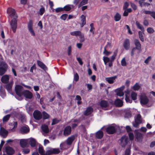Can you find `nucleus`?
I'll list each match as a JSON object with an SVG mask.
<instances>
[{
	"mask_svg": "<svg viewBox=\"0 0 155 155\" xmlns=\"http://www.w3.org/2000/svg\"><path fill=\"white\" fill-rule=\"evenodd\" d=\"M22 87L20 85H16L15 88V91L17 95L18 96V98H17L19 100L22 99V96L23 95V91H22Z\"/></svg>",
	"mask_w": 155,
	"mask_h": 155,
	"instance_id": "1",
	"label": "nucleus"
},
{
	"mask_svg": "<svg viewBox=\"0 0 155 155\" xmlns=\"http://www.w3.org/2000/svg\"><path fill=\"white\" fill-rule=\"evenodd\" d=\"M7 12L8 15L13 19H16L17 16L14 9L11 8H9L7 10Z\"/></svg>",
	"mask_w": 155,
	"mask_h": 155,
	"instance_id": "2",
	"label": "nucleus"
},
{
	"mask_svg": "<svg viewBox=\"0 0 155 155\" xmlns=\"http://www.w3.org/2000/svg\"><path fill=\"white\" fill-rule=\"evenodd\" d=\"M60 152L58 148H51L47 150L45 154L46 155H49L52 154H58Z\"/></svg>",
	"mask_w": 155,
	"mask_h": 155,
	"instance_id": "3",
	"label": "nucleus"
},
{
	"mask_svg": "<svg viewBox=\"0 0 155 155\" xmlns=\"http://www.w3.org/2000/svg\"><path fill=\"white\" fill-rule=\"evenodd\" d=\"M1 67H0V75L3 74L6 71L7 67V65L5 62L1 63Z\"/></svg>",
	"mask_w": 155,
	"mask_h": 155,
	"instance_id": "4",
	"label": "nucleus"
},
{
	"mask_svg": "<svg viewBox=\"0 0 155 155\" xmlns=\"http://www.w3.org/2000/svg\"><path fill=\"white\" fill-rule=\"evenodd\" d=\"M10 24L13 32L15 33L17 27V21L16 19H12L11 21Z\"/></svg>",
	"mask_w": 155,
	"mask_h": 155,
	"instance_id": "5",
	"label": "nucleus"
},
{
	"mask_svg": "<svg viewBox=\"0 0 155 155\" xmlns=\"http://www.w3.org/2000/svg\"><path fill=\"white\" fill-rule=\"evenodd\" d=\"M128 139L127 137L124 136L120 139V145L122 147H124L127 145L128 142Z\"/></svg>",
	"mask_w": 155,
	"mask_h": 155,
	"instance_id": "6",
	"label": "nucleus"
},
{
	"mask_svg": "<svg viewBox=\"0 0 155 155\" xmlns=\"http://www.w3.org/2000/svg\"><path fill=\"white\" fill-rule=\"evenodd\" d=\"M149 101V99L145 94H142L140 97V102L142 104H145Z\"/></svg>",
	"mask_w": 155,
	"mask_h": 155,
	"instance_id": "7",
	"label": "nucleus"
},
{
	"mask_svg": "<svg viewBox=\"0 0 155 155\" xmlns=\"http://www.w3.org/2000/svg\"><path fill=\"white\" fill-rule=\"evenodd\" d=\"M33 115L34 118L36 120H39L42 118V114L38 110H35L33 113Z\"/></svg>",
	"mask_w": 155,
	"mask_h": 155,
	"instance_id": "8",
	"label": "nucleus"
},
{
	"mask_svg": "<svg viewBox=\"0 0 155 155\" xmlns=\"http://www.w3.org/2000/svg\"><path fill=\"white\" fill-rule=\"evenodd\" d=\"M117 129L116 126H110L107 128L106 130L109 134H112L115 132Z\"/></svg>",
	"mask_w": 155,
	"mask_h": 155,
	"instance_id": "9",
	"label": "nucleus"
},
{
	"mask_svg": "<svg viewBox=\"0 0 155 155\" xmlns=\"http://www.w3.org/2000/svg\"><path fill=\"white\" fill-rule=\"evenodd\" d=\"M23 95L25 97L29 99H31L33 97L32 93L28 90H25L23 91Z\"/></svg>",
	"mask_w": 155,
	"mask_h": 155,
	"instance_id": "10",
	"label": "nucleus"
},
{
	"mask_svg": "<svg viewBox=\"0 0 155 155\" xmlns=\"http://www.w3.org/2000/svg\"><path fill=\"white\" fill-rule=\"evenodd\" d=\"M75 137L76 136L74 135H71L68 137L66 140V142L67 145H71Z\"/></svg>",
	"mask_w": 155,
	"mask_h": 155,
	"instance_id": "11",
	"label": "nucleus"
},
{
	"mask_svg": "<svg viewBox=\"0 0 155 155\" xmlns=\"http://www.w3.org/2000/svg\"><path fill=\"white\" fill-rule=\"evenodd\" d=\"M124 88L125 86H123L120 87V88L116 89V91L117 95L120 97L123 96L124 95V93L123 91Z\"/></svg>",
	"mask_w": 155,
	"mask_h": 155,
	"instance_id": "12",
	"label": "nucleus"
},
{
	"mask_svg": "<svg viewBox=\"0 0 155 155\" xmlns=\"http://www.w3.org/2000/svg\"><path fill=\"white\" fill-rule=\"evenodd\" d=\"M28 28L31 34L32 35L35 36V34L32 29V22L31 21H30L28 24Z\"/></svg>",
	"mask_w": 155,
	"mask_h": 155,
	"instance_id": "13",
	"label": "nucleus"
},
{
	"mask_svg": "<svg viewBox=\"0 0 155 155\" xmlns=\"http://www.w3.org/2000/svg\"><path fill=\"white\" fill-rule=\"evenodd\" d=\"M9 75L7 74L3 76L1 78V81L4 84H7L9 82Z\"/></svg>",
	"mask_w": 155,
	"mask_h": 155,
	"instance_id": "14",
	"label": "nucleus"
},
{
	"mask_svg": "<svg viewBox=\"0 0 155 155\" xmlns=\"http://www.w3.org/2000/svg\"><path fill=\"white\" fill-rule=\"evenodd\" d=\"M71 127L70 126H68L64 128L63 134L65 136H68L71 134Z\"/></svg>",
	"mask_w": 155,
	"mask_h": 155,
	"instance_id": "15",
	"label": "nucleus"
},
{
	"mask_svg": "<svg viewBox=\"0 0 155 155\" xmlns=\"http://www.w3.org/2000/svg\"><path fill=\"white\" fill-rule=\"evenodd\" d=\"M117 78L116 76L106 78H105V80L110 84L113 83L114 82L116 79Z\"/></svg>",
	"mask_w": 155,
	"mask_h": 155,
	"instance_id": "16",
	"label": "nucleus"
},
{
	"mask_svg": "<svg viewBox=\"0 0 155 155\" xmlns=\"http://www.w3.org/2000/svg\"><path fill=\"white\" fill-rule=\"evenodd\" d=\"M123 46L126 50H128L130 48V42L129 40L126 39L123 43Z\"/></svg>",
	"mask_w": 155,
	"mask_h": 155,
	"instance_id": "17",
	"label": "nucleus"
},
{
	"mask_svg": "<svg viewBox=\"0 0 155 155\" xmlns=\"http://www.w3.org/2000/svg\"><path fill=\"white\" fill-rule=\"evenodd\" d=\"M28 142L31 147H35L36 144L37 142L35 139L33 138H30L28 139Z\"/></svg>",
	"mask_w": 155,
	"mask_h": 155,
	"instance_id": "18",
	"label": "nucleus"
},
{
	"mask_svg": "<svg viewBox=\"0 0 155 155\" xmlns=\"http://www.w3.org/2000/svg\"><path fill=\"white\" fill-rule=\"evenodd\" d=\"M13 84V81L6 84L5 86V88L10 93H12V89Z\"/></svg>",
	"mask_w": 155,
	"mask_h": 155,
	"instance_id": "19",
	"label": "nucleus"
},
{
	"mask_svg": "<svg viewBox=\"0 0 155 155\" xmlns=\"http://www.w3.org/2000/svg\"><path fill=\"white\" fill-rule=\"evenodd\" d=\"M114 104L116 107H121L123 105V102L122 100L117 99L115 100Z\"/></svg>",
	"mask_w": 155,
	"mask_h": 155,
	"instance_id": "20",
	"label": "nucleus"
},
{
	"mask_svg": "<svg viewBox=\"0 0 155 155\" xmlns=\"http://www.w3.org/2000/svg\"><path fill=\"white\" fill-rule=\"evenodd\" d=\"M8 134L7 131L5 130L3 128L1 127L0 129V135L3 137H6Z\"/></svg>",
	"mask_w": 155,
	"mask_h": 155,
	"instance_id": "21",
	"label": "nucleus"
},
{
	"mask_svg": "<svg viewBox=\"0 0 155 155\" xmlns=\"http://www.w3.org/2000/svg\"><path fill=\"white\" fill-rule=\"evenodd\" d=\"M93 111V109L91 107H87L84 113V114L85 116H88L91 114Z\"/></svg>",
	"mask_w": 155,
	"mask_h": 155,
	"instance_id": "22",
	"label": "nucleus"
},
{
	"mask_svg": "<svg viewBox=\"0 0 155 155\" xmlns=\"http://www.w3.org/2000/svg\"><path fill=\"white\" fill-rule=\"evenodd\" d=\"M28 139H22L20 141V144L21 146L22 147H26L28 145Z\"/></svg>",
	"mask_w": 155,
	"mask_h": 155,
	"instance_id": "23",
	"label": "nucleus"
},
{
	"mask_svg": "<svg viewBox=\"0 0 155 155\" xmlns=\"http://www.w3.org/2000/svg\"><path fill=\"white\" fill-rule=\"evenodd\" d=\"M100 106L102 107H107L109 105L108 102L105 100H102L100 103Z\"/></svg>",
	"mask_w": 155,
	"mask_h": 155,
	"instance_id": "24",
	"label": "nucleus"
},
{
	"mask_svg": "<svg viewBox=\"0 0 155 155\" xmlns=\"http://www.w3.org/2000/svg\"><path fill=\"white\" fill-rule=\"evenodd\" d=\"M5 151L8 154H12L14 152V150L10 147H7L5 148Z\"/></svg>",
	"mask_w": 155,
	"mask_h": 155,
	"instance_id": "25",
	"label": "nucleus"
},
{
	"mask_svg": "<svg viewBox=\"0 0 155 155\" xmlns=\"http://www.w3.org/2000/svg\"><path fill=\"white\" fill-rule=\"evenodd\" d=\"M103 133L102 131L99 130L96 133V137L97 139H101L103 137Z\"/></svg>",
	"mask_w": 155,
	"mask_h": 155,
	"instance_id": "26",
	"label": "nucleus"
},
{
	"mask_svg": "<svg viewBox=\"0 0 155 155\" xmlns=\"http://www.w3.org/2000/svg\"><path fill=\"white\" fill-rule=\"evenodd\" d=\"M29 131V128L28 127H23L20 129L21 132L23 134L27 133Z\"/></svg>",
	"mask_w": 155,
	"mask_h": 155,
	"instance_id": "27",
	"label": "nucleus"
},
{
	"mask_svg": "<svg viewBox=\"0 0 155 155\" xmlns=\"http://www.w3.org/2000/svg\"><path fill=\"white\" fill-rule=\"evenodd\" d=\"M38 151L41 155H46L45 151L44 150L43 147L41 146H39L38 148Z\"/></svg>",
	"mask_w": 155,
	"mask_h": 155,
	"instance_id": "28",
	"label": "nucleus"
},
{
	"mask_svg": "<svg viewBox=\"0 0 155 155\" xmlns=\"http://www.w3.org/2000/svg\"><path fill=\"white\" fill-rule=\"evenodd\" d=\"M41 128L42 131L44 133H47L49 132V129L47 125L43 124L42 125Z\"/></svg>",
	"mask_w": 155,
	"mask_h": 155,
	"instance_id": "29",
	"label": "nucleus"
},
{
	"mask_svg": "<svg viewBox=\"0 0 155 155\" xmlns=\"http://www.w3.org/2000/svg\"><path fill=\"white\" fill-rule=\"evenodd\" d=\"M145 1V0H140L139 1V3L141 7L146 6H148L150 5V4L148 3L144 2Z\"/></svg>",
	"mask_w": 155,
	"mask_h": 155,
	"instance_id": "30",
	"label": "nucleus"
},
{
	"mask_svg": "<svg viewBox=\"0 0 155 155\" xmlns=\"http://www.w3.org/2000/svg\"><path fill=\"white\" fill-rule=\"evenodd\" d=\"M135 137L138 141H140L142 138V135L140 133L136 132L135 134Z\"/></svg>",
	"mask_w": 155,
	"mask_h": 155,
	"instance_id": "31",
	"label": "nucleus"
},
{
	"mask_svg": "<svg viewBox=\"0 0 155 155\" xmlns=\"http://www.w3.org/2000/svg\"><path fill=\"white\" fill-rule=\"evenodd\" d=\"M134 43L136 46L135 48H136L137 50H140L141 49V45L138 40L137 39L135 40Z\"/></svg>",
	"mask_w": 155,
	"mask_h": 155,
	"instance_id": "32",
	"label": "nucleus"
},
{
	"mask_svg": "<svg viewBox=\"0 0 155 155\" xmlns=\"http://www.w3.org/2000/svg\"><path fill=\"white\" fill-rule=\"evenodd\" d=\"M37 63L38 66L41 68L45 70H47V67L42 62L39 61H38Z\"/></svg>",
	"mask_w": 155,
	"mask_h": 155,
	"instance_id": "33",
	"label": "nucleus"
},
{
	"mask_svg": "<svg viewBox=\"0 0 155 155\" xmlns=\"http://www.w3.org/2000/svg\"><path fill=\"white\" fill-rule=\"evenodd\" d=\"M81 21L82 22L81 26V27H82L86 24L85 16L84 15H81Z\"/></svg>",
	"mask_w": 155,
	"mask_h": 155,
	"instance_id": "34",
	"label": "nucleus"
},
{
	"mask_svg": "<svg viewBox=\"0 0 155 155\" xmlns=\"http://www.w3.org/2000/svg\"><path fill=\"white\" fill-rule=\"evenodd\" d=\"M124 10V11L123 14L124 16H127L128 15V13L131 12L132 11V10L131 8H129Z\"/></svg>",
	"mask_w": 155,
	"mask_h": 155,
	"instance_id": "35",
	"label": "nucleus"
},
{
	"mask_svg": "<svg viewBox=\"0 0 155 155\" xmlns=\"http://www.w3.org/2000/svg\"><path fill=\"white\" fill-rule=\"evenodd\" d=\"M71 35L75 36H81V32L80 31H76L71 32L70 33Z\"/></svg>",
	"mask_w": 155,
	"mask_h": 155,
	"instance_id": "36",
	"label": "nucleus"
},
{
	"mask_svg": "<svg viewBox=\"0 0 155 155\" xmlns=\"http://www.w3.org/2000/svg\"><path fill=\"white\" fill-rule=\"evenodd\" d=\"M67 144L66 143L63 142L61 143L60 145V147L61 149H66L68 148L67 146Z\"/></svg>",
	"mask_w": 155,
	"mask_h": 155,
	"instance_id": "37",
	"label": "nucleus"
},
{
	"mask_svg": "<svg viewBox=\"0 0 155 155\" xmlns=\"http://www.w3.org/2000/svg\"><path fill=\"white\" fill-rule=\"evenodd\" d=\"M121 15L118 12L114 16V19L115 21H119L121 19Z\"/></svg>",
	"mask_w": 155,
	"mask_h": 155,
	"instance_id": "38",
	"label": "nucleus"
},
{
	"mask_svg": "<svg viewBox=\"0 0 155 155\" xmlns=\"http://www.w3.org/2000/svg\"><path fill=\"white\" fill-rule=\"evenodd\" d=\"M136 25L137 27L138 28H139V29L141 30L142 31H144V28L142 26V25H141L140 24V22L139 21H136Z\"/></svg>",
	"mask_w": 155,
	"mask_h": 155,
	"instance_id": "39",
	"label": "nucleus"
},
{
	"mask_svg": "<svg viewBox=\"0 0 155 155\" xmlns=\"http://www.w3.org/2000/svg\"><path fill=\"white\" fill-rule=\"evenodd\" d=\"M88 0H82L78 6V7L80 8L81 6L87 4V3Z\"/></svg>",
	"mask_w": 155,
	"mask_h": 155,
	"instance_id": "40",
	"label": "nucleus"
},
{
	"mask_svg": "<svg viewBox=\"0 0 155 155\" xmlns=\"http://www.w3.org/2000/svg\"><path fill=\"white\" fill-rule=\"evenodd\" d=\"M117 54V51H116L114 53L113 55L110 58V61L113 62L115 59Z\"/></svg>",
	"mask_w": 155,
	"mask_h": 155,
	"instance_id": "41",
	"label": "nucleus"
},
{
	"mask_svg": "<svg viewBox=\"0 0 155 155\" xmlns=\"http://www.w3.org/2000/svg\"><path fill=\"white\" fill-rule=\"evenodd\" d=\"M72 122H74V123L72 124L71 127L72 128H74L76 127L78 124V121L77 119H74L72 121Z\"/></svg>",
	"mask_w": 155,
	"mask_h": 155,
	"instance_id": "42",
	"label": "nucleus"
},
{
	"mask_svg": "<svg viewBox=\"0 0 155 155\" xmlns=\"http://www.w3.org/2000/svg\"><path fill=\"white\" fill-rule=\"evenodd\" d=\"M103 60L105 65H106L107 63L109 62L110 61V59L109 58L106 57H103Z\"/></svg>",
	"mask_w": 155,
	"mask_h": 155,
	"instance_id": "43",
	"label": "nucleus"
},
{
	"mask_svg": "<svg viewBox=\"0 0 155 155\" xmlns=\"http://www.w3.org/2000/svg\"><path fill=\"white\" fill-rule=\"evenodd\" d=\"M121 65L123 66H126L127 65V62L125 58H124L121 61Z\"/></svg>",
	"mask_w": 155,
	"mask_h": 155,
	"instance_id": "44",
	"label": "nucleus"
},
{
	"mask_svg": "<svg viewBox=\"0 0 155 155\" xmlns=\"http://www.w3.org/2000/svg\"><path fill=\"white\" fill-rule=\"evenodd\" d=\"M135 121L141 122V116L140 114L137 115L136 118L135 119Z\"/></svg>",
	"mask_w": 155,
	"mask_h": 155,
	"instance_id": "45",
	"label": "nucleus"
},
{
	"mask_svg": "<svg viewBox=\"0 0 155 155\" xmlns=\"http://www.w3.org/2000/svg\"><path fill=\"white\" fill-rule=\"evenodd\" d=\"M143 35V33L142 32L140 31H139V38H140V40H141V41H144Z\"/></svg>",
	"mask_w": 155,
	"mask_h": 155,
	"instance_id": "46",
	"label": "nucleus"
},
{
	"mask_svg": "<svg viewBox=\"0 0 155 155\" xmlns=\"http://www.w3.org/2000/svg\"><path fill=\"white\" fill-rule=\"evenodd\" d=\"M79 79V76L77 73H75L74 74V80L76 82L78 81Z\"/></svg>",
	"mask_w": 155,
	"mask_h": 155,
	"instance_id": "47",
	"label": "nucleus"
},
{
	"mask_svg": "<svg viewBox=\"0 0 155 155\" xmlns=\"http://www.w3.org/2000/svg\"><path fill=\"white\" fill-rule=\"evenodd\" d=\"M140 86L138 84L136 83L133 87V89L134 90H138L140 88Z\"/></svg>",
	"mask_w": 155,
	"mask_h": 155,
	"instance_id": "48",
	"label": "nucleus"
},
{
	"mask_svg": "<svg viewBox=\"0 0 155 155\" xmlns=\"http://www.w3.org/2000/svg\"><path fill=\"white\" fill-rule=\"evenodd\" d=\"M137 94L134 92H132L131 93V97L132 99L134 100H135L137 99Z\"/></svg>",
	"mask_w": 155,
	"mask_h": 155,
	"instance_id": "49",
	"label": "nucleus"
},
{
	"mask_svg": "<svg viewBox=\"0 0 155 155\" xmlns=\"http://www.w3.org/2000/svg\"><path fill=\"white\" fill-rule=\"evenodd\" d=\"M70 6V5H68L65 6L64 8H63L64 10L67 11H70L71 9Z\"/></svg>",
	"mask_w": 155,
	"mask_h": 155,
	"instance_id": "50",
	"label": "nucleus"
},
{
	"mask_svg": "<svg viewBox=\"0 0 155 155\" xmlns=\"http://www.w3.org/2000/svg\"><path fill=\"white\" fill-rule=\"evenodd\" d=\"M111 53V52L110 51H108L107 50V49H106V48H104V50L103 52V54L107 56H109L110 54Z\"/></svg>",
	"mask_w": 155,
	"mask_h": 155,
	"instance_id": "51",
	"label": "nucleus"
},
{
	"mask_svg": "<svg viewBox=\"0 0 155 155\" xmlns=\"http://www.w3.org/2000/svg\"><path fill=\"white\" fill-rule=\"evenodd\" d=\"M147 30V32L149 33H152L154 31L153 28L151 27L148 28Z\"/></svg>",
	"mask_w": 155,
	"mask_h": 155,
	"instance_id": "52",
	"label": "nucleus"
},
{
	"mask_svg": "<svg viewBox=\"0 0 155 155\" xmlns=\"http://www.w3.org/2000/svg\"><path fill=\"white\" fill-rule=\"evenodd\" d=\"M45 12V8L42 7V8H41L40 9L39 11V14L41 15H42L43 13H44Z\"/></svg>",
	"mask_w": 155,
	"mask_h": 155,
	"instance_id": "53",
	"label": "nucleus"
},
{
	"mask_svg": "<svg viewBox=\"0 0 155 155\" xmlns=\"http://www.w3.org/2000/svg\"><path fill=\"white\" fill-rule=\"evenodd\" d=\"M49 115L45 112H43V117L44 119H47L49 117Z\"/></svg>",
	"mask_w": 155,
	"mask_h": 155,
	"instance_id": "54",
	"label": "nucleus"
},
{
	"mask_svg": "<svg viewBox=\"0 0 155 155\" xmlns=\"http://www.w3.org/2000/svg\"><path fill=\"white\" fill-rule=\"evenodd\" d=\"M10 115L8 114L3 117V121H7L10 117Z\"/></svg>",
	"mask_w": 155,
	"mask_h": 155,
	"instance_id": "55",
	"label": "nucleus"
},
{
	"mask_svg": "<svg viewBox=\"0 0 155 155\" xmlns=\"http://www.w3.org/2000/svg\"><path fill=\"white\" fill-rule=\"evenodd\" d=\"M129 6V3L127 2H125L124 4V5L123 7V9H127V8Z\"/></svg>",
	"mask_w": 155,
	"mask_h": 155,
	"instance_id": "56",
	"label": "nucleus"
},
{
	"mask_svg": "<svg viewBox=\"0 0 155 155\" xmlns=\"http://www.w3.org/2000/svg\"><path fill=\"white\" fill-rule=\"evenodd\" d=\"M68 15L66 14H64L61 16L60 18L63 20H65L68 17Z\"/></svg>",
	"mask_w": 155,
	"mask_h": 155,
	"instance_id": "57",
	"label": "nucleus"
},
{
	"mask_svg": "<svg viewBox=\"0 0 155 155\" xmlns=\"http://www.w3.org/2000/svg\"><path fill=\"white\" fill-rule=\"evenodd\" d=\"M30 152V150L28 148L24 149L22 150V152L25 154H27Z\"/></svg>",
	"mask_w": 155,
	"mask_h": 155,
	"instance_id": "58",
	"label": "nucleus"
},
{
	"mask_svg": "<svg viewBox=\"0 0 155 155\" xmlns=\"http://www.w3.org/2000/svg\"><path fill=\"white\" fill-rule=\"evenodd\" d=\"M44 98H42L40 99V102L41 104L42 105V107L44 109L45 108V106L44 104Z\"/></svg>",
	"mask_w": 155,
	"mask_h": 155,
	"instance_id": "59",
	"label": "nucleus"
},
{
	"mask_svg": "<svg viewBox=\"0 0 155 155\" xmlns=\"http://www.w3.org/2000/svg\"><path fill=\"white\" fill-rule=\"evenodd\" d=\"M136 49H137L136 48H133L131 51V55L133 56L135 53Z\"/></svg>",
	"mask_w": 155,
	"mask_h": 155,
	"instance_id": "60",
	"label": "nucleus"
},
{
	"mask_svg": "<svg viewBox=\"0 0 155 155\" xmlns=\"http://www.w3.org/2000/svg\"><path fill=\"white\" fill-rule=\"evenodd\" d=\"M125 100L127 102L131 103L132 100L130 99V97L127 96V94H126Z\"/></svg>",
	"mask_w": 155,
	"mask_h": 155,
	"instance_id": "61",
	"label": "nucleus"
},
{
	"mask_svg": "<svg viewBox=\"0 0 155 155\" xmlns=\"http://www.w3.org/2000/svg\"><path fill=\"white\" fill-rule=\"evenodd\" d=\"M59 121L56 119H54L53 120L51 125H53L58 123Z\"/></svg>",
	"mask_w": 155,
	"mask_h": 155,
	"instance_id": "62",
	"label": "nucleus"
},
{
	"mask_svg": "<svg viewBox=\"0 0 155 155\" xmlns=\"http://www.w3.org/2000/svg\"><path fill=\"white\" fill-rule=\"evenodd\" d=\"M129 136L130 140H133L134 139V135L133 133H130L129 134Z\"/></svg>",
	"mask_w": 155,
	"mask_h": 155,
	"instance_id": "63",
	"label": "nucleus"
},
{
	"mask_svg": "<svg viewBox=\"0 0 155 155\" xmlns=\"http://www.w3.org/2000/svg\"><path fill=\"white\" fill-rule=\"evenodd\" d=\"M143 154L144 155H146L147 154V155H155V152L151 151L147 153H144Z\"/></svg>",
	"mask_w": 155,
	"mask_h": 155,
	"instance_id": "64",
	"label": "nucleus"
}]
</instances>
